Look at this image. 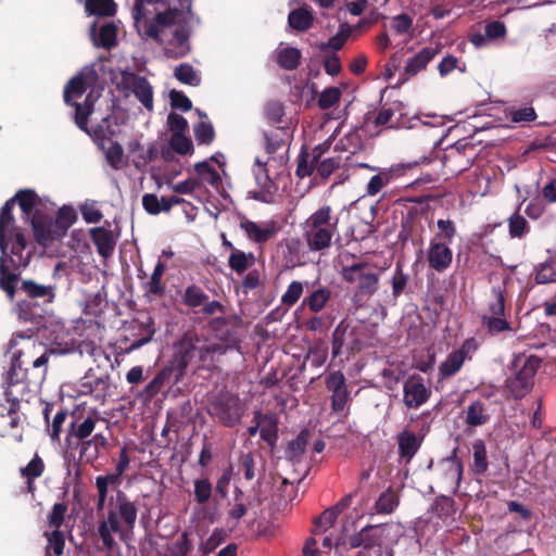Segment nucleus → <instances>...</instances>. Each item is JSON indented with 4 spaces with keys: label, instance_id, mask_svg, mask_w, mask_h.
I'll list each match as a JSON object with an SVG mask.
<instances>
[{
    "label": "nucleus",
    "instance_id": "nucleus-1",
    "mask_svg": "<svg viewBox=\"0 0 556 556\" xmlns=\"http://www.w3.org/2000/svg\"><path fill=\"white\" fill-rule=\"evenodd\" d=\"M138 513V502L132 501L124 491L117 490L111 496L106 518L99 521L97 529L104 548L113 551L117 546L113 533L122 541H127L128 535L134 532Z\"/></svg>",
    "mask_w": 556,
    "mask_h": 556
},
{
    "label": "nucleus",
    "instance_id": "nucleus-2",
    "mask_svg": "<svg viewBox=\"0 0 556 556\" xmlns=\"http://www.w3.org/2000/svg\"><path fill=\"white\" fill-rule=\"evenodd\" d=\"M56 285H41L34 279H22L14 312L20 320L40 323L49 313L48 307L55 301Z\"/></svg>",
    "mask_w": 556,
    "mask_h": 556
},
{
    "label": "nucleus",
    "instance_id": "nucleus-3",
    "mask_svg": "<svg viewBox=\"0 0 556 556\" xmlns=\"http://www.w3.org/2000/svg\"><path fill=\"white\" fill-rule=\"evenodd\" d=\"M339 217L332 215L330 205H323L308 216L303 224V237L312 252H321L330 248L338 231Z\"/></svg>",
    "mask_w": 556,
    "mask_h": 556
},
{
    "label": "nucleus",
    "instance_id": "nucleus-4",
    "mask_svg": "<svg viewBox=\"0 0 556 556\" xmlns=\"http://www.w3.org/2000/svg\"><path fill=\"white\" fill-rule=\"evenodd\" d=\"M540 365L541 358L535 355L514 359L515 372L506 380V388L515 399H522L532 390Z\"/></svg>",
    "mask_w": 556,
    "mask_h": 556
},
{
    "label": "nucleus",
    "instance_id": "nucleus-5",
    "mask_svg": "<svg viewBox=\"0 0 556 556\" xmlns=\"http://www.w3.org/2000/svg\"><path fill=\"white\" fill-rule=\"evenodd\" d=\"M28 367L22 366L13 358L10 369L5 372V397L11 403V412H14L17 404L25 395L31 392V387H37L42 381L35 380V374L29 375Z\"/></svg>",
    "mask_w": 556,
    "mask_h": 556
},
{
    "label": "nucleus",
    "instance_id": "nucleus-6",
    "mask_svg": "<svg viewBox=\"0 0 556 556\" xmlns=\"http://www.w3.org/2000/svg\"><path fill=\"white\" fill-rule=\"evenodd\" d=\"M52 353L42 342L31 338H23L22 348L13 352V358L24 367L31 366L35 380L43 381Z\"/></svg>",
    "mask_w": 556,
    "mask_h": 556
},
{
    "label": "nucleus",
    "instance_id": "nucleus-7",
    "mask_svg": "<svg viewBox=\"0 0 556 556\" xmlns=\"http://www.w3.org/2000/svg\"><path fill=\"white\" fill-rule=\"evenodd\" d=\"M364 329L352 325L346 318L342 319L334 328L331 338V353L336 358L342 354L352 355L363 349Z\"/></svg>",
    "mask_w": 556,
    "mask_h": 556
},
{
    "label": "nucleus",
    "instance_id": "nucleus-8",
    "mask_svg": "<svg viewBox=\"0 0 556 556\" xmlns=\"http://www.w3.org/2000/svg\"><path fill=\"white\" fill-rule=\"evenodd\" d=\"M207 414L228 428L238 425L243 415V406L239 396L229 392H219L207 405Z\"/></svg>",
    "mask_w": 556,
    "mask_h": 556
},
{
    "label": "nucleus",
    "instance_id": "nucleus-9",
    "mask_svg": "<svg viewBox=\"0 0 556 556\" xmlns=\"http://www.w3.org/2000/svg\"><path fill=\"white\" fill-rule=\"evenodd\" d=\"M72 105L75 106L74 119L77 127L89 136H92V132L88 128V117L93 111L91 94L86 97L84 103L74 102ZM116 135H118V125L114 116L104 117L93 130V139H112V137Z\"/></svg>",
    "mask_w": 556,
    "mask_h": 556
},
{
    "label": "nucleus",
    "instance_id": "nucleus-10",
    "mask_svg": "<svg viewBox=\"0 0 556 556\" xmlns=\"http://www.w3.org/2000/svg\"><path fill=\"white\" fill-rule=\"evenodd\" d=\"M117 88L123 92L132 93L149 112L153 111V89L146 77L123 71Z\"/></svg>",
    "mask_w": 556,
    "mask_h": 556
},
{
    "label": "nucleus",
    "instance_id": "nucleus-11",
    "mask_svg": "<svg viewBox=\"0 0 556 556\" xmlns=\"http://www.w3.org/2000/svg\"><path fill=\"white\" fill-rule=\"evenodd\" d=\"M199 345V336L197 334H185L177 344H175V351L170 366L176 370L175 382H179L189 365L197 362V352Z\"/></svg>",
    "mask_w": 556,
    "mask_h": 556
},
{
    "label": "nucleus",
    "instance_id": "nucleus-12",
    "mask_svg": "<svg viewBox=\"0 0 556 556\" xmlns=\"http://www.w3.org/2000/svg\"><path fill=\"white\" fill-rule=\"evenodd\" d=\"M442 143H443V141H435L433 143V146L431 147L429 153H422L417 159L409 161L407 163H402V164L397 165L396 168H392L390 172H381V173L372 176L370 178L369 182L367 184L366 194L370 195V197L378 194L382 190V188L391 181L392 176H393L392 172H399V167L410 169L420 164H429L433 160L439 159L440 156L435 155L434 151L439 147H441Z\"/></svg>",
    "mask_w": 556,
    "mask_h": 556
},
{
    "label": "nucleus",
    "instance_id": "nucleus-13",
    "mask_svg": "<svg viewBox=\"0 0 556 556\" xmlns=\"http://www.w3.org/2000/svg\"><path fill=\"white\" fill-rule=\"evenodd\" d=\"M99 75L93 66L83 68L76 76L72 77L64 87V102L73 104L81 98L88 88L93 87Z\"/></svg>",
    "mask_w": 556,
    "mask_h": 556
},
{
    "label": "nucleus",
    "instance_id": "nucleus-14",
    "mask_svg": "<svg viewBox=\"0 0 556 556\" xmlns=\"http://www.w3.org/2000/svg\"><path fill=\"white\" fill-rule=\"evenodd\" d=\"M100 413L97 409L90 410L86 417L75 418L68 426L65 441L68 445L73 444V440L77 441L83 447L85 442L90 439V435L96 429L97 424L101 420Z\"/></svg>",
    "mask_w": 556,
    "mask_h": 556
},
{
    "label": "nucleus",
    "instance_id": "nucleus-15",
    "mask_svg": "<svg viewBox=\"0 0 556 556\" xmlns=\"http://www.w3.org/2000/svg\"><path fill=\"white\" fill-rule=\"evenodd\" d=\"M431 390L419 375H410L403 383V403L407 408H419L429 401Z\"/></svg>",
    "mask_w": 556,
    "mask_h": 556
},
{
    "label": "nucleus",
    "instance_id": "nucleus-16",
    "mask_svg": "<svg viewBox=\"0 0 556 556\" xmlns=\"http://www.w3.org/2000/svg\"><path fill=\"white\" fill-rule=\"evenodd\" d=\"M378 528V526L368 525L348 539L339 540L336 543V546L342 547L345 551L359 547L364 549H371L372 547L380 546L382 542V534L379 532Z\"/></svg>",
    "mask_w": 556,
    "mask_h": 556
},
{
    "label": "nucleus",
    "instance_id": "nucleus-17",
    "mask_svg": "<svg viewBox=\"0 0 556 556\" xmlns=\"http://www.w3.org/2000/svg\"><path fill=\"white\" fill-rule=\"evenodd\" d=\"M331 142L332 141H323L314 148L303 144L299 155L295 174L300 178L311 176L315 170L316 164L320 161V157L330 149Z\"/></svg>",
    "mask_w": 556,
    "mask_h": 556
},
{
    "label": "nucleus",
    "instance_id": "nucleus-18",
    "mask_svg": "<svg viewBox=\"0 0 556 556\" xmlns=\"http://www.w3.org/2000/svg\"><path fill=\"white\" fill-rule=\"evenodd\" d=\"M255 164L258 169L255 172V180L257 184V189L250 191V198L263 202V203H271L274 201V197L278 191L277 184L269 177L266 163L257 156L255 159Z\"/></svg>",
    "mask_w": 556,
    "mask_h": 556
},
{
    "label": "nucleus",
    "instance_id": "nucleus-19",
    "mask_svg": "<svg viewBox=\"0 0 556 556\" xmlns=\"http://www.w3.org/2000/svg\"><path fill=\"white\" fill-rule=\"evenodd\" d=\"M457 453L458 447H455L451 455L442 458L438 464L440 478L453 486L454 492L460 486L464 473V465Z\"/></svg>",
    "mask_w": 556,
    "mask_h": 556
},
{
    "label": "nucleus",
    "instance_id": "nucleus-20",
    "mask_svg": "<svg viewBox=\"0 0 556 556\" xmlns=\"http://www.w3.org/2000/svg\"><path fill=\"white\" fill-rule=\"evenodd\" d=\"M30 225L34 232L36 242L46 248L53 241L62 239L61 236H56L52 222V217L43 214L40 211H36L30 217Z\"/></svg>",
    "mask_w": 556,
    "mask_h": 556
},
{
    "label": "nucleus",
    "instance_id": "nucleus-21",
    "mask_svg": "<svg viewBox=\"0 0 556 556\" xmlns=\"http://www.w3.org/2000/svg\"><path fill=\"white\" fill-rule=\"evenodd\" d=\"M110 390V375L97 377L92 368L88 369L80 381V394L91 395L98 402L104 403Z\"/></svg>",
    "mask_w": 556,
    "mask_h": 556
},
{
    "label": "nucleus",
    "instance_id": "nucleus-22",
    "mask_svg": "<svg viewBox=\"0 0 556 556\" xmlns=\"http://www.w3.org/2000/svg\"><path fill=\"white\" fill-rule=\"evenodd\" d=\"M427 261L431 269L443 273L453 262V252L445 242L432 239L429 243Z\"/></svg>",
    "mask_w": 556,
    "mask_h": 556
},
{
    "label": "nucleus",
    "instance_id": "nucleus-23",
    "mask_svg": "<svg viewBox=\"0 0 556 556\" xmlns=\"http://www.w3.org/2000/svg\"><path fill=\"white\" fill-rule=\"evenodd\" d=\"M424 435L417 434L414 431L405 428L396 437L399 458L405 464L412 462L421 444Z\"/></svg>",
    "mask_w": 556,
    "mask_h": 556
},
{
    "label": "nucleus",
    "instance_id": "nucleus-24",
    "mask_svg": "<svg viewBox=\"0 0 556 556\" xmlns=\"http://www.w3.org/2000/svg\"><path fill=\"white\" fill-rule=\"evenodd\" d=\"M96 143L112 169L119 170L127 166L128 155L125 154L118 141H96Z\"/></svg>",
    "mask_w": 556,
    "mask_h": 556
},
{
    "label": "nucleus",
    "instance_id": "nucleus-25",
    "mask_svg": "<svg viewBox=\"0 0 556 556\" xmlns=\"http://www.w3.org/2000/svg\"><path fill=\"white\" fill-rule=\"evenodd\" d=\"M159 151L153 143L147 146L141 144L140 141H130L128 146V159H131L132 164L138 169H143L149 163L156 160Z\"/></svg>",
    "mask_w": 556,
    "mask_h": 556
},
{
    "label": "nucleus",
    "instance_id": "nucleus-26",
    "mask_svg": "<svg viewBox=\"0 0 556 556\" xmlns=\"http://www.w3.org/2000/svg\"><path fill=\"white\" fill-rule=\"evenodd\" d=\"M21 270H14L4 257H0V289L5 293L9 301H14L18 292L17 283H21Z\"/></svg>",
    "mask_w": 556,
    "mask_h": 556
},
{
    "label": "nucleus",
    "instance_id": "nucleus-27",
    "mask_svg": "<svg viewBox=\"0 0 556 556\" xmlns=\"http://www.w3.org/2000/svg\"><path fill=\"white\" fill-rule=\"evenodd\" d=\"M440 52V47H425L414 56L409 58L404 67V72L407 76L413 77L426 70L427 65L435 58Z\"/></svg>",
    "mask_w": 556,
    "mask_h": 556
},
{
    "label": "nucleus",
    "instance_id": "nucleus-28",
    "mask_svg": "<svg viewBox=\"0 0 556 556\" xmlns=\"http://www.w3.org/2000/svg\"><path fill=\"white\" fill-rule=\"evenodd\" d=\"M89 233L99 255L103 258L111 257L116 244L113 232L104 227H94L89 230Z\"/></svg>",
    "mask_w": 556,
    "mask_h": 556
},
{
    "label": "nucleus",
    "instance_id": "nucleus-29",
    "mask_svg": "<svg viewBox=\"0 0 556 556\" xmlns=\"http://www.w3.org/2000/svg\"><path fill=\"white\" fill-rule=\"evenodd\" d=\"M255 417L258 418L260 435L270 447H274L278 440V418L273 413L264 414L255 410Z\"/></svg>",
    "mask_w": 556,
    "mask_h": 556
},
{
    "label": "nucleus",
    "instance_id": "nucleus-30",
    "mask_svg": "<svg viewBox=\"0 0 556 556\" xmlns=\"http://www.w3.org/2000/svg\"><path fill=\"white\" fill-rule=\"evenodd\" d=\"M11 242L12 239L10 238L3 240V250H0V257H4L7 264L14 270H22L28 266L31 254L28 252L25 255V250L16 249V245L11 244Z\"/></svg>",
    "mask_w": 556,
    "mask_h": 556
},
{
    "label": "nucleus",
    "instance_id": "nucleus-31",
    "mask_svg": "<svg viewBox=\"0 0 556 556\" xmlns=\"http://www.w3.org/2000/svg\"><path fill=\"white\" fill-rule=\"evenodd\" d=\"M189 36L188 33L181 27L173 33V38L164 47V53L170 59H180L189 52Z\"/></svg>",
    "mask_w": 556,
    "mask_h": 556
},
{
    "label": "nucleus",
    "instance_id": "nucleus-32",
    "mask_svg": "<svg viewBox=\"0 0 556 556\" xmlns=\"http://www.w3.org/2000/svg\"><path fill=\"white\" fill-rule=\"evenodd\" d=\"M239 226L245 232L249 240L257 244L267 242L275 235V229L273 227H262L257 223L245 217L241 219Z\"/></svg>",
    "mask_w": 556,
    "mask_h": 556
},
{
    "label": "nucleus",
    "instance_id": "nucleus-33",
    "mask_svg": "<svg viewBox=\"0 0 556 556\" xmlns=\"http://www.w3.org/2000/svg\"><path fill=\"white\" fill-rule=\"evenodd\" d=\"M14 200H8L0 210V250H3V240L12 239L16 230L13 216Z\"/></svg>",
    "mask_w": 556,
    "mask_h": 556
},
{
    "label": "nucleus",
    "instance_id": "nucleus-34",
    "mask_svg": "<svg viewBox=\"0 0 556 556\" xmlns=\"http://www.w3.org/2000/svg\"><path fill=\"white\" fill-rule=\"evenodd\" d=\"M312 433L307 429H303L295 439L289 442L286 448V458L293 464L302 462L306 446L308 445Z\"/></svg>",
    "mask_w": 556,
    "mask_h": 556
},
{
    "label": "nucleus",
    "instance_id": "nucleus-35",
    "mask_svg": "<svg viewBox=\"0 0 556 556\" xmlns=\"http://www.w3.org/2000/svg\"><path fill=\"white\" fill-rule=\"evenodd\" d=\"M174 376V380L176 379V370L170 367H165L161 369L155 377L144 387L142 391V395L151 400L156 394L161 392V390L169 383L170 377Z\"/></svg>",
    "mask_w": 556,
    "mask_h": 556
},
{
    "label": "nucleus",
    "instance_id": "nucleus-36",
    "mask_svg": "<svg viewBox=\"0 0 556 556\" xmlns=\"http://www.w3.org/2000/svg\"><path fill=\"white\" fill-rule=\"evenodd\" d=\"M256 257L252 252L237 250L228 256V267L238 276H242L247 270L255 264Z\"/></svg>",
    "mask_w": 556,
    "mask_h": 556
},
{
    "label": "nucleus",
    "instance_id": "nucleus-37",
    "mask_svg": "<svg viewBox=\"0 0 556 556\" xmlns=\"http://www.w3.org/2000/svg\"><path fill=\"white\" fill-rule=\"evenodd\" d=\"M85 11L90 16L112 17L116 14L117 4L114 0H86Z\"/></svg>",
    "mask_w": 556,
    "mask_h": 556
},
{
    "label": "nucleus",
    "instance_id": "nucleus-38",
    "mask_svg": "<svg viewBox=\"0 0 556 556\" xmlns=\"http://www.w3.org/2000/svg\"><path fill=\"white\" fill-rule=\"evenodd\" d=\"M10 200H14V204L17 203L23 214L28 218L33 216L35 207L40 202L38 194L33 189H21Z\"/></svg>",
    "mask_w": 556,
    "mask_h": 556
},
{
    "label": "nucleus",
    "instance_id": "nucleus-39",
    "mask_svg": "<svg viewBox=\"0 0 556 556\" xmlns=\"http://www.w3.org/2000/svg\"><path fill=\"white\" fill-rule=\"evenodd\" d=\"M76 219L77 215L73 207L67 205L62 206L58 211L55 218L52 217L53 226L56 228V236H61L62 238L65 237L67 230L76 222Z\"/></svg>",
    "mask_w": 556,
    "mask_h": 556
},
{
    "label": "nucleus",
    "instance_id": "nucleus-40",
    "mask_svg": "<svg viewBox=\"0 0 556 556\" xmlns=\"http://www.w3.org/2000/svg\"><path fill=\"white\" fill-rule=\"evenodd\" d=\"M289 148L287 141H265V152L268 156L263 163H266V165L270 162L279 165L285 164L288 160Z\"/></svg>",
    "mask_w": 556,
    "mask_h": 556
},
{
    "label": "nucleus",
    "instance_id": "nucleus-41",
    "mask_svg": "<svg viewBox=\"0 0 556 556\" xmlns=\"http://www.w3.org/2000/svg\"><path fill=\"white\" fill-rule=\"evenodd\" d=\"M490 419L485 403L473 401L469 404L466 412V424L470 427H478L486 424Z\"/></svg>",
    "mask_w": 556,
    "mask_h": 556
},
{
    "label": "nucleus",
    "instance_id": "nucleus-42",
    "mask_svg": "<svg viewBox=\"0 0 556 556\" xmlns=\"http://www.w3.org/2000/svg\"><path fill=\"white\" fill-rule=\"evenodd\" d=\"M166 265L162 261H157L151 278L143 285V289L147 293H151L156 296H162L165 293V285L162 282V277L165 273Z\"/></svg>",
    "mask_w": 556,
    "mask_h": 556
},
{
    "label": "nucleus",
    "instance_id": "nucleus-43",
    "mask_svg": "<svg viewBox=\"0 0 556 556\" xmlns=\"http://www.w3.org/2000/svg\"><path fill=\"white\" fill-rule=\"evenodd\" d=\"M301 51L293 47H287L278 51L277 64L287 71H294L301 64Z\"/></svg>",
    "mask_w": 556,
    "mask_h": 556
},
{
    "label": "nucleus",
    "instance_id": "nucleus-44",
    "mask_svg": "<svg viewBox=\"0 0 556 556\" xmlns=\"http://www.w3.org/2000/svg\"><path fill=\"white\" fill-rule=\"evenodd\" d=\"M313 14L304 8L292 10L288 16L290 27L299 31H306L313 25Z\"/></svg>",
    "mask_w": 556,
    "mask_h": 556
},
{
    "label": "nucleus",
    "instance_id": "nucleus-45",
    "mask_svg": "<svg viewBox=\"0 0 556 556\" xmlns=\"http://www.w3.org/2000/svg\"><path fill=\"white\" fill-rule=\"evenodd\" d=\"M379 275L362 269L358 275L357 292L365 296L374 295L379 286Z\"/></svg>",
    "mask_w": 556,
    "mask_h": 556
},
{
    "label": "nucleus",
    "instance_id": "nucleus-46",
    "mask_svg": "<svg viewBox=\"0 0 556 556\" xmlns=\"http://www.w3.org/2000/svg\"><path fill=\"white\" fill-rule=\"evenodd\" d=\"M330 298L331 291L328 288H319L303 300V305L311 312L318 313L325 308Z\"/></svg>",
    "mask_w": 556,
    "mask_h": 556
},
{
    "label": "nucleus",
    "instance_id": "nucleus-47",
    "mask_svg": "<svg viewBox=\"0 0 556 556\" xmlns=\"http://www.w3.org/2000/svg\"><path fill=\"white\" fill-rule=\"evenodd\" d=\"M409 279V275L407 273H404L403 270V264L401 262H396L394 271L390 280L392 287V296L395 300L399 299L405 292Z\"/></svg>",
    "mask_w": 556,
    "mask_h": 556
},
{
    "label": "nucleus",
    "instance_id": "nucleus-48",
    "mask_svg": "<svg viewBox=\"0 0 556 556\" xmlns=\"http://www.w3.org/2000/svg\"><path fill=\"white\" fill-rule=\"evenodd\" d=\"M194 172L197 173L200 184L205 182L212 187H218L222 182V178L218 172L212 167L207 161L199 162L194 165Z\"/></svg>",
    "mask_w": 556,
    "mask_h": 556
},
{
    "label": "nucleus",
    "instance_id": "nucleus-49",
    "mask_svg": "<svg viewBox=\"0 0 556 556\" xmlns=\"http://www.w3.org/2000/svg\"><path fill=\"white\" fill-rule=\"evenodd\" d=\"M473 450V464L472 471L476 475H484L489 468L486 447L481 439H478L472 444Z\"/></svg>",
    "mask_w": 556,
    "mask_h": 556
},
{
    "label": "nucleus",
    "instance_id": "nucleus-50",
    "mask_svg": "<svg viewBox=\"0 0 556 556\" xmlns=\"http://www.w3.org/2000/svg\"><path fill=\"white\" fill-rule=\"evenodd\" d=\"M465 361L455 351L450 353L439 367V376L441 379L450 378L456 375L463 367Z\"/></svg>",
    "mask_w": 556,
    "mask_h": 556
},
{
    "label": "nucleus",
    "instance_id": "nucleus-51",
    "mask_svg": "<svg viewBox=\"0 0 556 556\" xmlns=\"http://www.w3.org/2000/svg\"><path fill=\"white\" fill-rule=\"evenodd\" d=\"M207 300L208 295L197 285L188 286L182 295V303L190 308L200 307L205 304Z\"/></svg>",
    "mask_w": 556,
    "mask_h": 556
},
{
    "label": "nucleus",
    "instance_id": "nucleus-52",
    "mask_svg": "<svg viewBox=\"0 0 556 556\" xmlns=\"http://www.w3.org/2000/svg\"><path fill=\"white\" fill-rule=\"evenodd\" d=\"M399 503L396 492L389 488L379 495L375 507L378 514H391L399 506Z\"/></svg>",
    "mask_w": 556,
    "mask_h": 556
},
{
    "label": "nucleus",
    "instance_id": "nucleus-53",
    "mask_svg": "<svg viewBox=\"0 0 556 556\" xmlns=\"http://www.w3.org/2000/svg\"><path fill=\"white\" fill-rule=\"evenodd\" d=\"M167 126L172 131L170 139H189L186 136V131L188 130V122L187 119L175 112H172L167 116Z\"/></svg>",
    "mask_w": 556,
    "mask_h": 556
},
{
    "label": "nucleus",
    "instance_id": "nucleus-54",
    "mask_svg": "<svg viewBox=\"0 0 556 556\" xmlns=\"http://www.w3.org/2000/svg\"><path fill=\"white\" fill-rule=\"evenodd\" d=\"M488 312V316L505 315V290L502 287L491 289Z\"/></svg>",
    "mask_w": 556,
    "mask_h": 556
},
{
    "label": "nucleus",
    "instance_id": "nucleus-55",
    "mask_svg": "<svg viewBox=\"0 0 556 556\" xmlns=\"http://www.w3.org/2000/svg\"><path fill=\"white\" fill-rule=\"evenodd\" d=\"M338 510L331 508L325 509L314 519L313 534H320L331 528L338 519Z\"/></svg>",
    "mask_w": 556,
    "mask_h": 556
},
{
    "label": "nucleus",
    "instance_id": "nucleus-56",
    "mask_svg": "<svg viewBox=\"0 0 556 556\" xmlns=\"http://www.w3.org/2000/svg\"><path fill=\"white\" fill-rule=\"evenodd\" d=\"M175 77L182 84L189 86H199L201 78L189 63H182L175 68Z\"/></svg>",
    "mask_w": 556,
    "mask_h": 556
},
{
    "label": "nucleus",
    "instance_id": "nucleus-57",
    "mask_svg": "<svg viewBox=\"0 0 556 556\" xmlns=\"http://www.w3.org/2000/svg\"><path fill=\"white\" fill-rule=\"evenodd\" d=\"M535 281L538 283L556 282V260L551 258L536 267Z\"/></svg>",
    "mask_w": 556,
    "mask_h": 556
},
{
    "label": "nucleus",
    "instance_id": "nucleus-58",
    "mask_svg": "<svg viewBox=\"0 0 556 556\" xmlns=\"http://www.w3.org/2000/svg\"><path fill=\"white\" fill-rule=\"evenodd\" d=\"M481 320L482 325L486 327L489 333L491 334H498L503 331L511 330L510 324L506 320L505 315H483Z\"/></svg>",
    "mask_w": 556,
    "mask_h": 556
},
{
    "label": "nucleus",
    "instance_id": "nucleus-59",
    "mask_svg": "<svg viewBox=\"0 0 556 556\" xmlns=\"http://www.w3.org/2000/svg\"><path fill=\"white\" fill-rule=\"evenodd\" d=\"M136 27L138 31L143 27V34H141L142 37L151 38L159 45L163 43V39L161 37L162 27L156 24V20L154 17L152 20H148L144 15Z\"/></svg>",
    "mask_w": 556,
    "mask_h": 556
},
{
    "label": "nucleus",
    "instance_id": "nucleus-60",
    "mask_svg": "<svg viewBox=\"0 0 556 556\" xmlns=\"http://www.w3.org/2000/svg\"><path fill=\"white\" fill-rule=\"evenodd\" d=\"M508 231L511 238H522L530 231V227L523 216L515 213L508 219Z\"/></svg>",
    "mask_w": 556,
    "mask_h": 556
},
{
    "label": "nucleus",
    "instance_id": "nucleus-61",
    "mask_svg": "<svg viewBox=\"0 0 556 556\" xmlns=\"http://www.w3.org/2000/svg\"><path fill=\"white\" fill-rule=\"evenodd\" d=\"M117 28L113 23H106L99 30V41L97 46L111 49L116 46Z\"/></svg>",
    "mask_w": 556,
    "mask_h": 556
},
{
    "label": "nucleus",
    "instance_id": "nucleus-62",
    "mask_svg": "<svg viewBox=\"0 0 556 556\" xmlns=\"http://www.w3.org/2000/svg\"><path fill=\"white\" fill-rule=\"evenodd\" d=\"M201 121L194 125L193 131L195 139H213L215 131L212 123L208 121V117L205 113L201 112V110H195Z\"/></svg>",
    "mask_w": 556,
    "mask_h": 556
},
{
    "label": "nucleus",
    "instance_id": "nucleus-63",
    "mask_svg": "<svg viewBox=\"0 0 556 556\" xmlns=\"http://www.w3.org/2000/svg\"><path fill=\"white\" fill-rule=\"evenodd\" d=\"M212 483L207 478L197 479L194 481V500L198 504H206L212 496Z\"/></svg>",
    "mask_w": 556,
    "mask_h": 556
},
{
    "label": "nucleus",
    "instance_id": "nucleus-64",
    "mask_svg": "<svg viewBox=\"0 0 556 556\" xmlns=\"http://www.w3.org/2000/svg\"><path fill=\"white\" fill-rule=\"evenodd\" d=\"M229 320L226 317H214L208 321V328L215 333L216 338L222 341H229L231 332L228 328Z\"/></svg>",
    "mask_w": 556,
    "mask_h": 556
}]
</instances>
